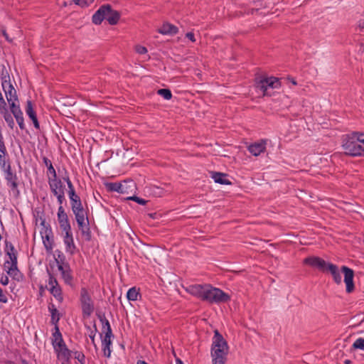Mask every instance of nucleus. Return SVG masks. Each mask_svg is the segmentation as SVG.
I'll list each match as a JSON object with an SVG mask.
<instances>
[{
    "mask_svg": "<svg viewBox=\"0 0 364 364\" xmlns=\"http://www.w3.org/2000/svg\"><path fill=\"white\" fill-rule=\"evenodd\" d=\"M228 353L227 342L217 330L215 331L211 349L213 364H225Z\"/></svg>",
    "mask_w": 364,
    "mask_h": 364,
    "instance_id": "obj_3",
    "label": "nucleus"
},
{
    "mask_svg": "<svg viewBox=\"0 0 364 364\" xmlns=\"http://www.w3.org/2000/svg\"><path fill=\"white\" fill-rule=\"evenodd\" d=\"M139 296V291L135 287L130 288L127 293L128 300L132 301H136Z\"/></svg>",
    "mask_w": 364,
    "mask_h": 364,
    "instance_id": "obj_29",
    "label": "nucleus"
},
{
    "mask_svg": "<svg viewBox=\"0 0 364 364\" xmlns=\"http://www.w3.org/2000/svg\"><path fill=\"white\" fill-rule=\"evenodd\" d=\"M58 269L61 273L62 278L66 284H70L73 279L70 267L65 264H58Z\"/></svg>",
    "mask_w": 364,
    "mask_h": 364,
    "instance_id": "obj_21",
    "label": "nucleus"
},
{
    "mask_svg": "<svg viewBox=\"0 0 364 364\" xmlns=\"http://www.w3.org/2000/svg\"><path fill=\"white\" fill-rule=\"evenodd\" d=\"M80 302L83 314L90 316L93 312L94 305L90 295L85 288H82L80 290Z\"/></svg>",
    "mask_w": 364,
    "mask_h": 364,
    "instance_id": "obj_10",
    "label": "nucleus"
},
{
    "mask_svg": "<svg viewBox=\"0 0 364 364\" xmlns=\"http://www.w3.org/2000/svg\"><path fill=\"white\" fill-rule=\"evenodd\" d=\"M92 341H94V336H90Z\"/></svg>",
    "mask_w": 364,
    "mask_h": 364,
    "instance_id": "obj_51",
    "label": "nucleus"
},
{
    "mask_svg": "<svg viewBox=\"0 0 364 364\" xmlns=\"http://www.w3.org/2000/svg\"><path fill=\"white\" fill-rule=\"evenodd\" d=\"M26 113L29 117V118L32 120L34 127L36 129H39L40 128L39 123H38L36 112L33 109V104H32L31 101H30V100L27 101L26 107Z\"/></svg>",
    "mask_w": 364,
    "mask_h": 364,
    "instance_id": "obj_22",
    "label": "nucleus"
},
{
    "mask_svg": "<svg viewBox=\"0 0 364 364\" xmlns=\"http://www.w3.org/2000/svg\"><path fill=\"white\" fill-rule=\"evenodd\" d=\"M43 245L47 250L53 248V240L51 237V230L47 228H43L40 232Z\"/></svg>",
    "mask_w": 364,
    "mask_h": 364,
    "instance_id": "obj_17",
    "label": "nucleus"
},
{
    "mask_svg": "<svg viewBox=\"0 0 364 364\" xmlns=\"http://www.w3.org/2000/svg\"><path fill=\"white\" fill-rule=\"evenodd\" d=\"M3 35L5 36V38H6L7 41H9V38H8V36L7 34L6 33L5 31H3Z\"/></svg>",
    "mask_w": 364,
    "mask_h": 364,
    "instance_id": "obj_48",
    "label": "nucleus"
},
{
    "mask_svg": "<svg viewBox=\"0 0 364 364\" xmlns=\"http://www.w3.org/2000/svg\"><path fill=\"white\" fill-rule=\"evenodd\" d=\"M52 344L58 355L60 354L64 357L68 356L69 351L64 343L62 335L57 326L55 328V332L53 333Z\"/></svg>",
    "mask_w": 364,
    "mask_h": 364,
    "instance_id": "obj_8",
    "label": "nucleus"
},
{
    "mask_svg": "<svg viewBox=\"0 0 364 364\" xmlns=\"http://www.w3.org/2000/svg\"><path fill=\"white\" fill-rule=\"evenodd\" d=\"M66 182L68 184V186L69 188V198L71 201V203L80 200V197L75 193V189L73 188V183H71L69 178L66 179Z\"/></svg>",
    "mask_w": 364,
    "mask_h": 364,
    "instance_id": "obj_27",
    "label": "nucleus"
},
{
    "mask_svg": "<svg viewBox=\"0 0 364 364\" xmlns=\"http://www.w3.org/2000/svg\"><path fill=\"white\" fill-rule=\"evenodd\" d=\"M341 270L344 274V282L346 286V292L351 293L355 288L353 283L354 272L353 269L346 266L342 267Z\"/></svg>",
    "mask_w": 364,
    "mask_h": 364,
    "instance_id": "obj_13",
    "label": "nucleus"
},
{
    "mask_svg": "<svg viewBox=\"0 0 364 364\" xmlns=\"http://www.w3.org/2000/svg\"><path fill=\"white\" fill-rule=\"evenodd\" d=\"M186 289L193 296L210 303H225L230 300V295L210 284H193L187 287Z\"/></svg>",
    "mask_w": 364,
    "mask_h": 364,
    "instance_id": "obj_1",
    "label": "nucleus"
},
{
    "mask_svg": "<svg viewBox=\"0 0 364 364\" xmlns=\"http://www.w3.org/2000/svg\"><path fill=\"white\" fill-rule=\"evenodd\" d=\"M305 264L316 267L318 269L325 272L328 263H326L323 259L318 257H306L304 260Z\"/></svg>",
    "mask_w": 364,
    "mask_h": 364,
    "instance_id": "obj_14",
    "label": "nucleus"
},
{
    "mask_svg": "<svg viewBox=\"0 0 364 364\" xmlns=\"http://www.w3.org/2000/svg\"><path fill=\"white\" fill-rule=\"evenodd\" d=\"M248 151L254 156H257L266 150V141L261 140L248 146Z\"/></svg>",
    "mask_w": 364,
    "mask_h": 364,
    "instance_id": "obj_16",
    "label": "nucleus"
},
{
    "mask_svg": "<svg viewBox=\"0 0 364 364\" xmlns=\"http://www.w3.org/2000/svg\"><path fill=\"white\" fill-rule=\"evenodd\" d=\"M8 301L6 296L3 293L2 289L0 288V302L6 303Z\"/></svg>",
    "mask_w": 364,
    "mask_h": 364,
    "instance_id": "obj_43",
    "label": "nucleus"
},
{
    "mask_svg": "<svg viewBox=\"0 0 364 364\" xmlns=\"http://www.w3.org/2000/svg\"><path fill=\"white\" fill-rule=\"evenodd\" d=\"M342 146L345 153L352 156H364V134L352 132L345 135Z\"/></svg>",
    "mask_w": 364,
    "mask_h": 364,
    "instance_id": "obj_2",
    "label": "nucleus"
},
{
    "mask_svg": "<svg viewBox=\"0 0 364 364\" xmlns=\"http://www.w3.org/2000/svg\"><path fill=\"white\" fill-rule=\"evenodd\" d=\"M49 310H50V314H51V322L53 324H56L58 322L59 319H60L58 311L54 307L53 305H52V306L49 307Z\"/></svg>",
    "mask_w": 364,
    "mask_h": 364,
    "instance_id": "obj_30",
    "label": "nucleus"
},
{
    "mask_svg": "<svg viewBox=\"0 0 364 364\" xmlns=\"http://www.w3.org/2000/svg\"><path fill=\"white\" fill-rule=\"evenodd\" d=\"M12 177H13V174L11 173V175H8L6 173V178L8 180V181H11L12 179Z\"/></svg>",
    "mask_w": 364,
    "mask_h": 364,
    "instance_id": "obj_46",
    "label": "nucleus"
},
{
    "mask_svg": "<svg viewBox=\"0 0 364 364\" xmlns=\"http://www.w3.org/2000/svg\"><path fill=\"white\" fill-rule=\"evenodd\" d=\"M58 221L63 232L72 231L68 215L62 205H60L58 210Z\"/></svg>",
    "mask_w": 364,
    "mask_h": 364,
    "instance_id": "obj_12",
    "label": "nucleus"
},
{
    "mask_svg": "<svg viewBox=\"0 0 364 364\" xmlns=\"http://www.w3.org/2000/svg\"><path fill=\"white\" fill-rule=\"evenodd\" d=\"M57 197L59 204L61 205L65 199V192L55 195Z\"/></svg>",
    "mask_w": 364,
    "mask_h": 364,
    "instance_id": "obj_42",
    "label": "nucleus"
},
{
    "mask_svg": "<svg viewBox=\"0 0 364 364\" xmlns=\"http://www.w3.org/2000/svg\"><path fill=\"white\" fill-rule=\"evenodd\" d=\"M186 38H188L191 42H195L196 38L194 37V34L192 32H188L186 34Z\"/></svg>",
    "mask_w": 364,
    "mask_h": 364,
    "instance_id": "obj_44",
    "label": "nucleus"
},
{
    "mask_svg": "<svg viewBox=\"0 0 364 364\" xmlns=\"http://www.w3.org/2000/svg\"><path fill=\"white\" fill-rule=\"evenodd\" d=\"M178 31V28L169 23H164L159 29L158 32L163 35L173 36Z\"/></svg>",
    "mask_w": 364,
    "mask_h": 364,
    "instance_id": "obj_20",
    "label": "nucleus"
},
{
    "mask_svg": "<svg viewBox=\"0 0 364 364\" xmlns=\"http://www.w3.org/2000/svg\"><path fill=\"white\" fill-rule=\"evenodd\" d=\"M119 13L112 9L109 4L102 5L92 16V22L100 24L104 19H106L110 25H115L119 19Z\"/></svg>",
    "mask_w": 364,
    "mask_h": 364,
    "instance_id": "obj_4",
    "label": "nucleus"
},
{
    "mask_svg": "<svg viewBox=\"0 0 364 364\" xmlns=\"http://www.w3.org/2000/svg\"><path fill=\"white\" fill-rule=\"evenodd\" d=\"M73 214L75 215L76 222L88 220V218L85 210L74 213Z\"/></svg>",
    "mask_w": 364,
    "mask_h": 364,
    "instance_id": "obj_31",
    "label": "nucleus"
},
{
    "mask_svg": "<svg viewBox=\"0 0 364 364\" xmlns=\"http://www.w3.org/2000/svg\"><path fill=\"white\" fill-rule=\"evenodd\" d=\"M104 328H106L105 336L102 341V350L104 355L107 358H109L111 355L110 346L112 344L111 337L112 336V329L108 321H106Z\"/></svg>",
    "mask_w": 364,
    "mask_h": 364,
    "instance_id": "obj_11",
    "label": "nucleus"
},
{
    "mask_svg": "<svg viewBox=\"0 0 364 364\" xmlns=\"http://www.w3.org/2000/svg\"><path fill=\"white\" fill-rule=\"evenodd\" d=\"M73 1L75 4L80 6L81 7L88 6L94 2V0H73Z\"/></svg>",
    "mask_w": 364,
    "mask_h": 364,
    "instance_id": "obj_35",
    "label": "nucleus"
},
{
    "mask_svg": "<svg viewBox=\"0 0 364 364\" xmlns=\"http://www.w3.org/2000/svg\"><path fill=\"white\" fill-rule=\"evenodd\" d=\"M157 93L167 100H171L172 97L171 92L168 89H160L157 91Z\"/></svg>",
    "mask_w": 364,
    "mask_h": 364,
    "instance_id": "obj_32",
    "label": "nucleus"
},
{
    "mask_svg": "<svg viewBox=\"0 0 364 364\" xmlns=\"http://www.w3.org/2000/svg\"><path fill=\"white\" fill-rule=\"evenodd\" d=\"M78 228L80 230L82 235L86 237V239L90 240V224L89 220L79 221L77 222Z\"/></svg>",
    "mask_w": 364,
    "mask_h": 364,
    "instance_id": "obj_25",
    "label": "nucleus"
},
{
    "mask_svg": "<svg viewBox=\"0 0 364 364\" xmlns=\"http://www.w3.org/2000/svg\"><path fill=\"white\" fill-rule=\"evenodd\" d=\"M49 290L50 293L53 294V296L59 301H63V295H62V291L61 288L59 285L57 286H52L51 288H49Z\"/></svg>",
    "mask_w": 364,
    "mask_h": 364,
    "instance_id": "obj_28",
    "label": "nucleus"
},
{
    "mask_svg": "<svg viewBox=\"0 0 364 364\" xmlns=\"http://www.w3.org/2000/svg\"><path fill=\"white\" fill-rule=\"evenodd\" d=\"M13 251L14 248L12 247L11 252H7L9 259L5 261L4 264V269L10 277H12L14 279H18L19 272L17 268V258Z\"/></svg>",
    "mask_w": 364,
    "mask_h": 364,
    "instance_id": "obj_7",
    "label": "nucleus"
},
{
    "mask_svg": "<svg viewBox=\"0 0 364 364\" xmlns=\"http://www.w3.org/2000/svg\"><path fill=\"white\" fill-rule=\"evenodd\" d=\"M63 242L65 245L66 252L73 255L76 250V246L74 243L72 231L63 232Z\"/></svg>",
    "mask_w": 364,
    "mask_h": 364,
    "instance_id": "obj_15",
    "label": "nucleus"
},
{
    "mask_svg": "<svg viewBox=\"0 0 364 364\" xmlns=\"http://www.w3.org/2000/svg\"><path fill=\"white\" fill-rule=\"evenodd\" d=\"M43 163L47 166V168H49L50 166L53 165L51 161L48 158H46V157H44L43 159Z\"/></svg>",
    "mask_w": 364,
    "mask_h": 364,
    "instance_id": "obj_45",
    "label": "nucleus"
},
{
    "mask_svg": "<svg viewBox=\"0 0 364 364\" xmlns=\"http://www.w3.org/2000/svg\"><path fill=\"white\" fill-rule=\"evenodd\" d=\"M10 109L20 128L23 129V117L19 106L16 103H11Z\"/></svg>",
    "mask_w": 364,
    "mask_h": 364,
    "instance_id": "obj_19",
    "label": "nucleus"
},
{
    "mask_svg": "<svg viewBox=\"0 0 364 364\" xmlns=\"http://www.w3.org/2000/svg\"><path fill=\"white\" fill-rule=\"evenodd\" d=\"M326 271H328L331 274V275L333 278V280L335 281L336 283H337V284L341 283V281H342L341 274V273L338 270V268L336 265H335L333 264H331V263L328 264Z\"/></svg>",
    "mask_w": 364,
    "mask_h": 364,
    "instance_id": "obj_23",
    "label": "nucleus"
},
{
    "mask_svg": "<svg viewBox=\"0 0 364 364\" xmlns=\"http://www.w3.org/2000/svg\"><path fill=\"white\" fill-rule=\"evenodd\" d=\"M281 86L279 78L274 77H263L257 82V88L263 95H271L269 90L278 89Z\"/></svg>",
    "mask_w": 364,
    "mask_h": 364,
    "instance_id": "obj_6",
    "label": "nucleus"
},
{
    "mask_svg": "<svg viewBox=\"0 0 364 364\" xmlns=\"http://www.w3.org/2000/svg\"><path fill=\"white\" fill-rule=\"evenodd\" d=\"M1 85L9 105L11 106V103H16L18 100L16 91L11 84L9 75L3 77Z\"/></svg>",
    "mask_w": 364,
    "mask_h": 364,
    "instance_id": "obj_9",
    "label": "nucleus"
},
{
    "mask_svg": "<svg viewBox=\"0 0 364 364\" xmlns=\"http://www.w3.org/2000/svg\"><path fill=\"white\" fill-rule=\"evenodd\" d=\"M71 208L73 213L85 210L83 208L80 199L71 203Z\"/></svg>",
    "mask_w": 364,
    "mask_h": 364,
    "instance_id": "obj_33",
    "label": "nucleus"
},
{
    "mask_svg": "<svg viewBox=\"0 0 364 364\" xmlns=\"http://www.w3.org/2000/svg\"><path fill=\"white\" fill-rule=\"evenodd\" d=\"M135 50L137 53L141 54V55L145 54L147 53L146 48H145L144 46H140V45H138L135 47Z\"/></svg>",
    "mask_w": 364,
    "mask_h": 364,
    "instance_id": "obj_39",
    "label": "nucleus"
},
{
    "mask_svg": "<svg viewBox=\"0 0 364 364\" xmlns=\"http://www.w3.org/2000/svg\"><path fill=\"white\" fill-rule=\"evenodd\" d=\"M127 199L134 200V201L136 202L137 203H139L140 205H143L146 203V200H145L144 199L140 198L137 196H131V197L127 198Z\"/></svg>",
    "mask_w": 364,
    "mask_h": 364,
    "instance_id": "obj_36",
    "label": "nucleus"
},
{
    "mask_svg": "<svg viewBox=\"0 0 364 364\" xmlns=\"http://www.w3.org/2000/svg\"><path fill=\"white\" fill-rule=\"evenodd\" d=\"M48 172L50 175H51V176H49L48 178H57L56 171L53 165L48 168Z\"/></svg>",
    "mask_w": 364,
    "mask_h": 364,
    "instance_id": "obj_40",
    "label": "nucleus"
},
{
    "mask_svg": "<svg viewBox=\"0 0 364 364\" xmlns=\"http://www.w3.org/2000/svg\"><path fill=\"white\" fill-rule=\"evenodd\" d=\"M136 364H148L146 362H145L144 360H138Z\"/></svg>",
    "mask_w": 364,
    "mask_h": 364,
    "instance_id": "obj_47",
    "label": "nucleus"
},
{
    "mask_svg": "<svg viewBox=\"0 0 364 364\" xmlns=\"http://www.w3.org/2000/svg\"><path fill=\"white\" fill-rule=\"evenodd\" d=\"M104 185L108 191L122 194H129L135 188V183L133 181H124L121 183L106 182Z\"/></svg>",
    "mask_w": 364,
    "mask_h": 364,
    "instance_id": "obj_5",
    "label": "nucleus"
},
{
    "mask_svg": "<svg viewBox=\"0 0 364 364\" xmlns=\"http://www.w3.org/2000/svg\"><path fill=\"white\" fill-rule=\"evenodd\" d=\"M291 82L294 85H296V82L294 80Z\"/></svg>",
    "mask_w": 364,
    "mask_h": 364,
    "instance_id": "obj_50",
    "label": "nucleus"
},
{
    "mask_svg": "<svg viewBox=\"0 0 364 364\" xmlns=\"http://www.w3.org/2000/svg\"><path fill=\"white\" fill-rule=\"evenodd\" d=\"M57 285H59L55 277L52 275V274H50L49 275V279H48V286H49V288H51L52 286H57Z\"/></svg>",
    "mask_w": 364,
    "mask_h": 364,
    "instance_id": "obj_37",
    "label": "nucleus"
},
{
    "mask_svg": "<svg viewBox=\"0 0 364 364\" xmlns=\"http://www.w3.org/2000/svg\"><path fill=\"white\" fill-rule=\"evenodd\" d=\"M4 119L8 123L9 126L11 128H13L14 122V120H13V118H12L11 115L9 114H5L4 115Z\"/></svg>",
    "mask_w": 364,
    "mask_h": 364,
    "instance_id": "obj_38",
    "label": "nucleus"
},
{
    "mask_svg": "<svg viewBox=\"0 0 364 364\" xmlns=\"http://www.w3.org/2000/svg\"><path fill=\"white\" fill-rule=\"evenodd\" d=\"M0 282L4 286L7 285L9 284L8 277L4 274L0 275Z\"/></svg>",
    "mask_w": 364,
    "mask_h": 364,
    "instance_id": "obj_41",
    "label": "nucleus"
},
{
    "mask_svg": "<svg viewBox=\"0 0 364 364\" xmlns=\"http://www.w3.org/2000/svg\"><path fill=\"white\" fill-rule=\"evenodd\" d=\"M48 183L54 196L64 193L65 187L60 180H58V178H48Z\"/></svg>",
    "mask_w": 364,
    "mask_h": 364,
    "instance_id": "obj_18",
    "label": "nucleus"
},
{
    "mask_svg": "<svg viewBox=\"0 0 364 364\" xmlns=\"http://www.w3.org/2000/svg\"><path fill=\"white\" fill-rule=\"evenodd\" d=\"M353 348L364 350V338H358L356 339L353 344Z\"/></svg>",
    "mask_w": 364,
    "mask_h": 364,
    "instance_id": "obj_34",
    "label": "nucleus"
},
{
    "mask_svg": "<svg viewBox=\"0 0 364 364\" xmlns=\"http://www.w3.org/2000/svg\"><path fill=\"white\" fill-rule=\"evenodd\" d=\"M6 147L4 151H0V167L6 173L11 175V166L6 159Z\"/></svg>",
    "mask_w": 364,
    "mask_h": 364,
    "instance_id": "obj_24",
    "label": "nucleus"
},
{
    "mask_svg": "<svg viewBox=\"0 0 364 364\" xmlns=\"http://www.w3.org/2000/svg\"><path fill=\"white\" fill-rule=\"evenodd\" d=\"M176 364H183V362L180 360H176Z\"/></svg>",
    "mask_w": 364,
    "mask_h": 364,
    "instance_id": "obj_49",
    "label": "nucleus"
},
{
    "mask_svg": "<svg viewBox=\"0 0 364 364\" xmlns=\"http://www.w3.org/2000/svg\"><path fill=\"white\" fill-rule=\"evenodd\" d=\"M211 177L215 183L220 184H230L229 180L226 178V174L220 172H211Z\"/></svg>",
    "mask_w": 364,
    "mask_h": 364,
    "instance_id": "obj_26",
    "label": "nucleus"
}]
</instances>
